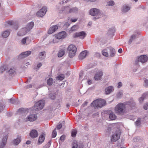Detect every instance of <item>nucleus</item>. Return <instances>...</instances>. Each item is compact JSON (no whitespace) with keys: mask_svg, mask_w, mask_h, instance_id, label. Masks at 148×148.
<instances>
[{"mask_svg":"<svg viewBox=\"0 0 148 148\" xmlns=\"http://www.w3.org/2000/svg\"><path fill=\"white\" fill-rule=\"evenodd\" d=\"M14 24V22L12 21H8L5 24V27H8V26Z\"/></svg>","mask_w":148,"mask_h":148,"instance_id":"obj_29","label":"nucleus"},{"mask_svg":"<svg viewBox=\"0 0 148 148\" xmlns=\"http://www.w3.org/2000/svg\"><path fill=\"white\" fill-rule=\"evenodd\" d=\"M122 52V49L121 48H120L118 50V52L120 53H121Z\"/></svg>","mask_w":148,"mask_h":148,"instance_id":"obj_54","label":"nucleus"},{"mask_svg":"<svg viewBox=\"0 0 148 148\" xmlns=\"http://www.w3.org/2000/svg\"><path fill=\"white\" fill-rule=\"evenodd\" d=\"M66 10H68V12L67 11V13H69L71 12H75L77 11V9L76 8H72L71 9H69L68 7H66L65 8Z\"/></svg>","mask_w":148,"mask_h":148,"instance_id":"obj_21","label":"nucleus"},{"mask_svg":"<svg viewBox=\"0 0 148 148\" xmlns=\"http://www.w3.org/2000/svg\"><path fill=\"white\" fill-rule=\"evenodd\" d=\"M3 109V107L1 106V104H0V110H1Z\"/></svg>","mask_w":148,"mask_h":148,"instance_id":"obj_63","label":"nucleus"},{"mask_svg":"<svg viewBox=\"0 0 148 148\" xmlns=\"http://www.w3.org/2000/svg\"><path fill=\"white\" fill-rule=\"evenodd\" d=\"M53 79L51 78H49L47 81V83L48 85H51L53 83Z\"/></svg>","mask_w":148,"mask_h":148,"instance_id":"obj_32","label":"nucleus"},{"mask_svg":"<svg viewBox=\"0 0 148 148\" xmlns=\"http://www.w3.org/2000/svg\"><path fill=\"white\" fill-rule=\"evenodd\" d=\"M47 11L46 7H43L37 13L36 15L39 17H42L44 16Z\"/></svg>","mask_w":148,"mask_h":148,"instance_id":"obj_6","label":"nucleus"},{"mask_svg":"<svg viewBox=\"0 0 148 148\" xmlns=\"http://www.w3.org/2000/svg\"><path fill=\"white\" fill-rule=\"evenodd\" d=\"M26 87L27 88H31L32 87V85L31 84L28 85Z\"/></svg>","mask_w":148,"mask_h":148,"instance_id":"obj_53","label":"nucleus"},{"mask_svg":"<svg viewBox=\"0 0 148 148\" xmlns=\"http://www.w3.org/2000/svg\"><path fill=\"white\" fill-rule=\"evenodd\" d=\"M77 20V18H72L71 20V21L72 22H76Z\"/></svg>","mask_w":148,"mask_h":148,"instance_id":"obj_48","label":"nucleus"},{"mask_svg":"<svg viewBox=\"0 0 148 148\" xmlns=\"http://www.w3.org/2000/svg\"><path fill=\"white\" fill-rule=\"evenodd\" d=\"M114 90L113 87L112 86H109L105 89V92L106 94H109Z\"/></svg>","mask_w":148,"mask_h":148,"instance_id":"obj_22","label":"nucleus"},{"mask_svg":"<svg viewBox=\"0 0 148 148\" xmlns=\"http://www.w3.org/2000/svg\"><path fill=\"white\" fill-rule=\"evenodd\" d=\"M30 40L28 37H25L22 39L21 40V42L22 44H25L26 42L29 43L30 42Z\"/></svg>","mask_w":148,"mask_h":148,"instance_id":"obj_24","label":"nucleus"},{"mask_svg":"<svg viewBox=\"0 0 148 148\" xmlns=\"http://www.w3.org/2000/svg\"><path fill=\"white\" fill-rule=\"evenodd\" d=\"M135 38H136V36L135 35H132L131 36L130 39V40L129 42H132V40L133 39H135Z\"/></svg>","mask_w":148,"mask_h":148,"instance_id":"obj_44","label":"nucleus"},{"mask_svg":"<svg viewBox=\"0 0 148 148\" xmlns=\"http://www.w3.org/2000/svg\"><path fill=\"white\" fill-rule=\"evenodd\" d=\"M129 105L131 107H133L135 105L133 101L132 100L125 102L124 103H118L115 108V111L119 114L122 115L125 112L126 106Z\"/></svg>","mask_w":148,"mask_h":148,"instance_id":"obj_1","label":"nucleus"},{"mask_svg":"<svg viewBox=\"0 0 148 148\" xmlns=\"http://www.w3.org/2000/svg\"><path fill=\"white\" fill-rule=\"evenodd\" d=\"M110 56L111 57H113L114 56L115 53V50L112 48L110 47Z\"/></svg>","mask_w":148,"mask_h":148,"instance_id":"obj_28","label":"nucleus"},{"mask_svg":"<svg viewBox=\"0 0 148 148\" xmlns=\"http://www.w3.org/2000/svg\"><path fill=\"white\" fill-rule=\"evenodd\" d=\"M87 103L88 102L86 101H85L83 104L82 105V106L83 107H84L87 105Z\"/></svg>","mask_w":148,"mask_h":148,"instance_id":"obj_50","label":"nucleus"},{"mask_svg":"<svg viewBox=\"0 0 148 148\" xmlns=\"http://www.w3.org/2000/svg\"><path fill=\"white\" fill-rule=\"evenodd\" d=\"M99 13V10L95 8L91 9L90 11V15L95 16L97 15Z\"/></svg>","mask_w":148,"mask_h":148,"instance_id":"obj_9","label":"nucleus"},{"mask_svg":"<svg viewBox=\"0 0 148 148\" xmlns=\"http://www.w3.org/2000/svg\"><path fill=\"white\" fill-rule=\"evenodd\" d=\"M103 75V73L102 71H100L97 72L95 75L94 78L96 80H98L101 79V76Z\"/></svg>","mask_w":148,"mask_h":148,"instance_id":"obj_16","label":"nucleus"},{"mask_svg":"<svg viewBox=\"0 0 148 148\" xmlns=\"http://www.w3.org/2000/svg\"><path fill=\"white\" fill-rule=\"evenodd\" d=\"M114 2L113 1H110L108 3V5L109 6L113 5H114Z\"/></svg>","mask_w":148,"mask_h":148,"instance_id":"obj_42","label":"nucleus"},{"mask_svg":"<svg viewBox=\"0 0 148 148\" xmlns=\"http://www.w3.org/2000/svg\"><path fill=\"white\" fill-rule=\"evenodd\" d=\"M77 133V130L75 129L73 130L71 132V136L73 137H75L76 136Z\"/></svg>","mask_w":148,"mask_h":148,"instance_id":"obj_34","label":"nucleus"},{"mask_svg":"<svg viewBox=\"0 0 148 148\" xmlns=\"http://www.w3.org/2000/svg\"><path fill=\"white\" fill-rule=\"evenodd\" d=\"M66 33L65 32H62L58 33L56 36L57 39H60L64 38L66 36Z\"/></svg>","mask_w":148,"mask_h":148,"instance_id":"obj_11","label":"nucleus"},{"mask_svg":"<svg viewBox=\"0 0 148 148\" xmlns=\"http://www.w3.org/2000/svg\"><path fill=\"white\" fill-rule=\"evenodd\" d=\"M66 106H67V107H68L69 106V105L68 104H67L66 105Z\"/></svg>","mask_w":148,"mask_h":148,"instance_id":"obj_64","label":"nucleus"},{"mask_svg":"<svg viewBox=\"0 0 148 148\" xmlns=\"http://www.w3.org/2000/svg\"><path fill=\"white\" fill-rule=\"evenodd\" d=\"M87 54V51L86 50H85L81 52L79 56V58L80 60H82L84 58Z\"/></svg>","mask_w":148,"mask_h":148,"instance_id":"obj_19","label":"nucleus"},{"mask_svg":"<svg viewBox=\"0 0 148 148\" xmlns=\"http://www.w3.org/2000/svg\"><path fill=\"white\" fill-rule=\"evenodd\" d=\"M118 84V88H120V87H121L122 86V83L121 82H119Z\"/></svg>","mask_w":148,"mask_h":148,"instance_id":"obj_51","label":"nucleus"},{"mask_svg":"<svg viewBox=\"0 0 148 148\" xmlns=\"http://www.w3.org/2000/svg\"><path fill=\"white\" fill-rule=\"evenodd\" d=\"M31 52L30 51H27L22 53L19 56V57L21 58H23L26 57L31 54Z\"/></svg>","mask_w":148,"mask_h":148,"instance_id":"obj_15","label":"nucleus"},{"mask_svg":"<svg viewBox=\"0 0 148 148\" xmlns=\"http://www.w3.org/2000/svg\"><path fill=\"white\" fill-rule=\"evenodd\" d=\"M45 101L43 100H41L36 102L35 105V109L39 110L42 109L45 105Z\"/></svg>","mask_w":148,"mask_h":148,"instance_id":"obj_4","label":"nucleus"},{"mask_svg":"<svg viewBox=\"0 0 148 148\" xmlns=\"http://www.w3.org/2000/svg\"><path fill=\"white\" fill-rule=\"evenodd\" d=\"M147 105H144V108L145 110H147Z\"/></svg>","mask_w":148,"mask_h":148,"instance_id":"obj_55","label":"nucleus"},{"mask_svg":"<svg viewBox=\"0 0 148 148\" xmlns=\"http://www.w3.org/2000/svg\"><path fill=\"white\" fill-rule=\"evenodd\" d=\"M30 136L32 138H35L37 137L38 133L37 131L35 130H32L30 133Z\"/></svg>","mask_w":148,"mask_h":148,"instance_id":"obj_13","label":"nucleus"},{"mask_svg":"<svg viewBox=\"0 0 148 148\" xmlns=\"http://www.w3.org/2000/svg\"><path fill=\"white\" fill-rule=\"evenodd\" d=\"M79 28L78 25H75L73 26L71 28V30L72 31H75Z\"/></svg>","mask_w":148,"mask_h":148,"instance_id":"obj_35","label":"nucleus"},{"mask_svg":"<svg viewBox=\"0 0 148 148\" xmlns=\"http://www.w3.org/2000/svg\"><path fill=\"white\" fill-rule=\"evenodd\" d=\"M21 141L20 138H17L14 140L13 143L14 145H18Z\"/></svg>","mask_w":148,"mask_h":148,"instance_id":"obj_27","label":"nucleus"},{"mask_svg":"<svg viewBox=\"0 0 148 148\" xmlns=\"http://www.w3.org/2000/svg\"><path fill=\"white\" fill-rule=\"evenodd\" d=\"M62 125L61 124H60L57 126V128L58 130L60 129L62 127Z\"/></svg>","mask_w":148,"mask_h":148,"instance_id":"obj_47","label":"nucleus"},{"mask_svg":"<svg viewBox=\"0 0 148 148\" xmlns=\"http://www.w3.org/2000/svg\"><path fill=\"white\" fill-rule=\"evenodd\" d=\"M10 33L8 31H5L2 34V36L4 38L8 37L10 34Z\"/></svg>","mask_w":148,"mask_h":148,"instance_id":"obj_30","label":"nucleus"},{"mask_svg":"<svg viewBox=\"0 0 148 148\" xmlns=\"http://www.w3.org/2000/svg\"><path fill=\"white\" fill-rule=\"evenodd\" d=\"M27 110L26 109L23 108H21L18 110V112L21 113L25 112Z\"/></svg>","mask_w":148,"mask_h":148,"instance_id":"obj_37","label":"nucleus"},{"mask_svg":"<svg viewBox=\"0 0 148 148\" xmlns=\"http://www.w3.org/2000/svg\"><path fill=\"white\" fill-rule=\"evenodd\" d=\"M68 50L69 51V56L70 58L74 56L77 51V48L75 46L71 45L68 48Z\"/></svg>","mask_w":148,"mask_h":148,"instance_id":"obj_3","label":"nucleus"},{"mask_svg":"<svg viewBox=\"0 0 148 148\" xmlns=\"http://www.w3.org/2000/svg\"><path fill=\"white\" fill-rule=\"evenodd\" d=\"M57 135V132L56 131V128L55 129L53 130L52 134V137L53 138H54L56 137Z\"/></svg>","mask_w":148,"mask_h":148,"instance_id":"obj_36","label":"nucleus"},{"mask_svg":"<svg viewBox=\"0 0 148 148\" xmlns=\"http://www.w3.org/2000/svg\"><path fill=\"white\" fill-rule=\"evenodd\" d=\"M102 54L103 56H105L107 57H108V53L105 50H103L102 51Z\"/></svg>","mask_w":148,"mask_h":148,"instance_id":"obj_41","label":"nucleus"},{"mask_svg":"<svg viewBox=\"0 0 148 148\" xmlns=\"http://www.w3.org/2000/svg\"><path fill=\"white\" fill-rule=\"evenodd\" d=\"M84 0L86 1H87L94 2V1H95L96 0Z\"/></svg>","mask_w":148,"mask_h":148,"instance_id":"obj_58","label":"nucleus"},{"mask_svg":"<svg viewBox=\"0 0 148 148\" xmlns=\"http://www.w3.org/2000/svg\"><path fill=\"white\" fill-rule=\"evenodd\" d=\"M51 141H49V142H48V144H47V145H48L49 146H50L51 144Z\"/></svg>","mask_w":148,"mask_h":148,"instance_id":"obj_61","label":"nucleus"},{"mask_svg":"<svg viewBox=\"0 0 148 148\" xmlns=\"http://www.w3.org/2000/svg\"><path fill=\"white\" fill-rule=\"evenodd\" d=\"M49 146L48 145H46L43 148H49Z\"/></svg>","mask_w":148,"mask_h":148,"instance_id":"obj_56","label":"nucleus"},{"mask_svg":"<svg viewBox=\"0 0 148 148\" xmlns=\"http://www.w3.org/2000/svg\"><path fill=\"white\" fill-rule=\"evenodd\" d=\"M141 119L140 118H138L137 121L135 122L136 125V126H139L140 124Z\"/></svg>","mask_w":148,"mask_h":148,"instance_id":"obj_38","label":"nucleus"},{"mask_svg":"<svg viewBox=\"0 0 148 148\" xmlns=\"http://www.w3.org/2000/svg\"><path fill=\"white\" fill-rule=\"evenodd\" d=\"M29 31H27V29L26 27L22 29L17 33V35L20 36L25 35Z\"/></svg>","mask_w":148,"mask_h":148,"instance_id":"obj_10","label":"nucleus"},{"mask_svg":"<svg viewBox=\"0 0 148 148\" xmlns=\"http://www.w3.org/2000/svg\"><path fill=\"white\" fill-rule=\"evenodd\" d=\"M106 103L104 100L99 99L94 101L91 106L95 108H101L105 105Z\"/></svg>","mask_w":148,"mask_h":148,"instance_id":"obj_2","label":"nucleus"},{"mask_svg":"<svg viewBox=\"0 0 148 148\" xmlns=\"http://www.w3.org/2000/svg\"><path fill=\"white\" fill-rule=\"evenodd\" d=\"M64 75L63 74H61L58 77V78L59 80H63L64 79Z\"/></svg>","mask_w":148,"mask_h":148,"instance_id":"obj_39","label":"nucleus"},{"mask_svg":"<svg viewBox=\"0 0 148 148\" xmlns=\"http://www.w3.org/2000/svg\"><path fill=\"white\" fill-rule=\"evenodd\" d=\"M65 52L64 50H60L58 54V56L59 57H61L64 54Z\"/></svg>","mask_w":148,"mask_h":148,"instance_id":"obj_31","label":"nucleus"},{"mask_svg":"<svg viewBox=\"0 0 148 148\" xmlns=\"http://www.w3.org/2000/svg\"><path fill=\"white\" fill-rule=\"evenodd\" d=\"M148 58L146 56L141 55L138 59V61L144 63L146 62L148 60Z\"/></svg>","mask_w":148,"mask_h":148,"instance_id":"obj_12","label":"nucleus"},{"mask_svg":"<svg viewBox=\"0 0 148 148\" xmlns=\"http://www.w3.org/2000/svg\"><path fill=\"white\" fill-rule=\"evenodd\" d=\"M116 117L115 114L112 112L110 114L109 116L110 119L112 120H115L116 119Z\"/></svg>","mask_w":148,"mask_h":148,"instance_id":"obj_26","label":"nucleus"},{"mask_svg":"<svg viewBox=\"0 0 148 148\" xmlns=\"http://www.w3.org/2000/svg\"><path fill=\"white\" fill-rule=\"evenodd\" d=\"M8 73L10 74H12L15 73V71L14 67H12L9 70Z\"/></svg>","mask_w":148,"mask_h":148,"instance_id":"obj_33","label":"nucleus"},{"mask_svg":"<svg viewBox=\"0 0 148 148\" xmlns=\"http://www.w3.org/2000/svg\"><path fill=\"white\" fill-rule=\"evenodd\" d=\"M8 136H5L2 138L0 143V148H3L6 144Z\"/></svg>","mask_w":148,"mask_h":148,"instance_id":"obj_8","label":"nucleus"},{"mask_svg":"<svg viewBox=\"0 0 148 148\" xmlns=\"http://www.w3.org/2000/svg\"><path fill=\"white\" fill-rule=\"evenodd\" d=\"M120 131L118 130L112 135L111 139V142H114L118 140L120 138Z\"/></svg>","mask_w":148,"mask_h":148,"instance_id":"obj_5","label":"nucleus"},{"mask_svg":"<svg viewBox=\"0 0 148 148\" xmlns=\"http://www.w3.org/2000/svg\"><path fill=\"white\" fill-rule=\"evenodd\" d=\"M78 145L76 141H74L73 143V146L72 148H77Z\"/></svg>","mask_w":148,"mask_h":148,"instance_id":"obj_40","label":"nucleus"},{"mask_svg":"<svg viewBox=\"0 0 148 148\" xmlns=\"http://www.w3.org/2000/svg\"><path fill=\"white\" fill-rule=\"evenodd\" d=\"M145 97H143V96H142L141 97H140L139 99V101H140V102L141 103V102H142L143 100L144 99Z\"/></svg>","mask_w":148,"mask_h":148,"instance_id":"obj_46","label":"nucleus"},{"mask_svg":"<svg viewBox=\"0 0 148 148\" xmlns=\"http://www.w3.org/2000/svg\"><path fill=\"white\" fill-rule=\"evenodd\" d=\"M45 134L43 133L40 136L38 142V144H40L43 142L45 139Z\"/></svg>","mask_w":148,"mask_h":148,"instance_id":"obj_17","label":"nucleus"},{"mask_svg":"<svg viewBox=\"0 0 148 148\" xmlns=\"http://www.w3.org/2000/svg\"><path fill=\"white\" fill-rule=\"evenodd\" d=\"M115 32V29L114 27L110 29L107 33V35L109 37H112L113 36V34Z\"/></svg>","mask_w":148,"mask_h":148,"instance_id":"obj_18","label":"nucleus"},{"mask_svg":"<svg viewBox=\"0 0 148 148\" xmlns=\"http://www.w3.org/2000/svg\"><path fill=\"white\" fill-rule=\"evenodd\" d=\"M50 98L52 99H54L55 98V96L54 95H52L50 96Z\"/></svg>","mask_w":148,"mask_h":148,"instance_id":"obj_49","label":"nucleus"},{"mask_svg":"<svg viewBox=\"0 0 148 148\" xmlns=\"http://www.w3.org/2000/svg\"><path fill=\"white\" fill-rule=\"evenodd\" d=\"M145 84H146V86H148V80H146L145 81Z\"/></svg>","mask_w":148,"mask_h":148,"instance_id":"obj_57","label":"nucleus"},{"mask_svg":"<svg viewBox=\"0 0 148 148\" xmlns=\"http://www.w3.org/2000/svg\"><path fill=\"white\" fill-rule=\"evenodd\" d=\"M73 36L74 38L79 37L81 39H83L86 36V33L82 31L75 33Z\"/></svg>","mask_w":148,"mask_h":148,"instance_id":"obj_7","label":"nucleus"},{"mask_svg":"<svg viewBox=\"0 0 148 148\" xmlns=\"http://www.w3.org/2000/svg\"><path fill=\"white\" fill-rule=\"evenodd\" d=\"M34 25V22H31L28 24V26L26 27L27 29V31H29L31 29H32Z\"/></svg>","mask_w":148,"mask_h":148,"instance_id":"obj_25","label":"nucleus"},{"mask_svg":"<svg viewBox=\"0 0 148 148\" xmlns=\"http://www.w3.org/2000/svg\"><path fill=\"white\" fill-rule=\"evenodd\" d=\"M42 66V64L41 63H39L37 64V67L38 68H39Z\"/></svg>","mask_w":148,"mask_h":148,"instance_id":"obj_52","label":"nucleus"},{"mask_svg":"<svg viewBox=\"0 0 148 148\" xmlns=\"http://www.w3.org/2000/svg\"><path fill=\"white\" fill-rule=\"evenodd\" d=\"M130 7L126 5H125L123 6L121 10L122 12L123 13L126 12L130 10Z\"/></svg>","mask_w":148,"mask_h":148,"instance_id":"obj_23","label":"nucleus"},{"mask_svg":"<svg viewBox=\"0 0 148 148\" xmlns=\"http://www.w3.org/2000/svg\"><path fill=\"white\" fill-rule=\"evenodd\" d=\"M88 82L89 85L91 84L92 83L91 81L90 80L88 81Z\"/></svg>","mask_w":148,"mask_h":148,"instance_id":"obj_59","label":"nucleus"},{"mask_svg":"<svg viewBox=\"0 0 148 148\" xmlns=\"http://www.w3.org/2000/svg\"><path fill=\"white\" fill-rule=\"evenodd\" d=\"M37 116L36 115L32 114L28 116L29 120L30 121H33L36 120L37 118Z\"/></svg>","mask_w":148,"mask_h":148,"instance_id":"obj_20","label":"nucleus"},{"mask_svg":"<svg viewBox=\"0 0 148 148\" xmlns=\"http://www.w3.org/2000/svg\"><path fill=\"white\" fill-rule=\"evenodd\" d=\"M58 28V27L57 25L53 26L49 29L48 31V34H52L57 30Z\"/></svg>","mask_w":148,"mask_h":148,"instance_id":"obj_14","label":"nucleus"},{"mask_svg":"<svg viewBox=\"0 0 148 148\" xmlns=\"http://www.w3.org/2000/svg\"><path fill=\"white\" fill-rule=\"evenodd\" d=\"M78 148H83V145H81L79 146Z\"/></svg>","mask_w":148,"mask_h":148,"instance_id":"obj_62","label":"nucleus"},{"mask_svg":"<svg viewBox=\"0 0 148 148\" xmlns=\"http://www.w3.org/2000/svg\"><path fill=\"white\" fill-rule=\"evenodd\" d=\"M31 143V141L29 140H28L26 142V143L27 144L29 145Z\"/></svg>","mask_w":148,"mask_h":148,"instance_id":"obj_60","label":"nucleus"},{"mask_svg":"<svg viewBox=\"0 0 148 148\" xmlns=\"http://www.w3.org/2000/svg\"><path fill=\"white\" fill-rule=\"evenodd\" d=\"M45 51L43 52H40L39 54V56H45Z\"/></svg>","mask_w":148,"mask_h":148,"instance_id":"obj_43","label":"nucleus"},{"mask_svg":"<svg viewBox=\"0 0 148 148\" xmlns=\"http://www.w3.org/2000/svg\"><path fill=\"white\" fill-rule=\"evenodd\" d=\"M65 138V136L64 135L62 136L60 138V139L62 141H63Z\"/></svg>","mask_w":148,"mask_h":148,"instance_id":"obj_45","label":"nucleus"}]
</instances>
